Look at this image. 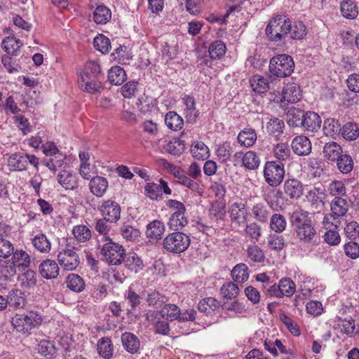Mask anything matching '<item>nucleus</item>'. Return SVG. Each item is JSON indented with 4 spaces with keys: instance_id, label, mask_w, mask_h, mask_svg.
I'll return each mask as SVG.
<instances>
[{
    "instance_id": "a19ab883",
    "label": "nucleus",
    "mask_w": 359,
    "mask_h": 359,
    "mask_svg": "<svg viewBox=\"0 0 359 359\" xmlns=\"http://www.w3.org/2000/svg\"><path fill=\"white\" fill-rule=\"evenodd\" d=\"M161 316L170 321L177 320L180 314V309L175 304H166L160 311Z\"/></svg>"
},
{
    "instance_id": "b1692460",
    "label": "nucleus",
    "mask_w": 359,
    "mask_h": 359,
    "mask_svg": "<svg viewBox=\"0 0 359 359\" xmlns=\"http://www.w3.org/2000/svg\"><path fill=\"white\" fill-rule=\"evenodd\" d=\"M97 351L102 358L104 359L111 358L114 351L111 339L107 337L100 338L97 343Z\"/></svg>"
},
{
    "instance_id": "7ed1b4c3",
    "label": "nucleus",
    "mask_w": 359,
    "mask_h": 359,
    "mask_svg": "<svg viewBox=\"0 0 359 359\" xmlns=\"http://www.w3.org/2000/svg\"><path fill=\"white\" fill-rule=\"evenodd\" d=\"M290 30V20L284 15H276L269 22L266 35L269 40L274 42L281 41Z\"/></svg>"
},
{
    "instance_id": "aec40b11",
    "label": "nucleus",
    "mask_w": 359,
    "mask_h": 359,
    "mask_svg": "<svg viewBox=\"0 0 359 359\" xmlns=\"http://www.w3.org/2000/svg\"><path fill=\"white\" fill-rule=\"evenodd\" d=\"M182 102L185 106L184 114L187 120L194 123L198 117L199 111L196 107L195 98L191 95H186L182 97Z\"/></svg>"
},
{
    "instance_id": "4d7b16f0",
    "label": "nucleus",
    "mask_w": 359,
    "mask_h": 359,
    "mask_svg": "<svg viewBox=\"0 0 359 359\" xmlns=\"http://www.w3.org/2000/svg\"><path fill=\"white\" fill-rule=\"evenodd\" d=\"M219 306V302L212 297H208L199 302L198 309L201 312L209 313Z\"/></svg>"
},
{
    "instance_id": "13d9d810",
    "label": "nucleus",
    "mask_w": 359,
    "mask_h": 359,
    "mask_svg": "<svg viewBox=\"0 0 359 359\" xmlns=\"http://www.w3.org/2000/svg\"><path fill=\"white\" fill-rule=\"evenodd\" d=\"M337 168L341 172L348 174L352 171L353 162L352 158L349 155L346 154H342L337 159Z\"/></svg>"
},
{
    "instance_id": "e433bc0d",
    "label": "nucleus",
    "mask_w": 359,
    "mask_h": 359,
    "mask_svg": "<svg viewBox=\"0 0 359 359\" xmlns=\"http://www.w3.org/2000/svg\"><path fill=\"white\" fill-rule=\"evenodd\" d=\"M22 46V43L20 39H16L15 36H7L6 37L1 43L2 48L8 54L13 55H17L18 52L20 47Z\"/></svg>"
},
{
    "instance_id": "0eeeda50",
    "label": "nucleus",
    "mask_w": 359,
    "mask_h": 359,
    "mask_svg": "<svg viewBox=\"0 0 359 359\" xmlns=\"http://www.w3.org/2000/svg\"><path fill=\"white\" fill-rule=\"evenodd\" d=\"M102 255L111 265H119L123 260L125 250L122 245L116 243L109 236L102 238Z\"/></svg>"
},
{
    "instance_id": "8fccbe9b",
    "label": "nucleus",
    "mask_w": 359,
    "mask_h": 359,
    "mask_svg": "<svg viewBox=\"0 0 359 359\" xmlns=\"http://www.w3.org/2000/svg\"><path fill=\"white\" fill-rule=\"evenodd\" d=\"M341 135L346 140H355L359 136V127L355 123H346L341 127Z\"/></svg>"
},
{
    "instance_id": "cd10ccee",
    "label": "nucleus",
    "mask_w": 359,
    "mask_h": 359,
    "mask_svg": "<svg viewBox=\"0 0 359 359\" xmlns=\"http://www.w3.org/2000/svg\"><path fill=\"white\" fill-rule=\"evenodd\" d=\"M57 182L66 190H74L78 187L77 177L67 170L58 174Z\"/></svg>"
},
{
    "instance_id": "de8ad7c7",
    "label": "nucleus",
    "mask_w": 359,
    "mask_h": 359,
    "mask_svg": "<svg viewBox=\"0 0 359 359\" xmlns=\"http://www.w3.org/2000/svg\"><path fill=\"white\" fill-rule=\"evenodd\" d=\"M304 113L299 109L292 107L286 114L287 121L290 126L298 127L302 123Z\"/></svg>"
},
{
    "instance_id": "c756f323",
    "label": "nucleus",
    "mask_w": 359,
    "mask_h": 359,
    "mask_svg": "<svg viewBox=\"0 0 359 359\" xmlns=\"http://www.w3.org/2000/svg\"><path fill=\"white\" fill-rule=\"evenodd\" d=\"M257 139V133L252 128H244L238 135L237 140L241 146L250 147L252 146Z\"/></svg>"
},
{
    "instance_id": "2f4dec72",
    "label": "nucleus",
    "mask_w": 359,
    "mask_h": 359,
    "mask_svg": "<svg viewBox=\"0 0 359 359\" xmlns=\"http://www.w3.org/2000/svg\"><path fill=\"white\" fill-rule=\"evenodd\" d=\"M32 243L34 248L41 253H48L51 250V243L46 234L40 233L32 239Z\"/></svg>"
},
{
    "instance_id": "c03bdc74",
    "label": "nucleus",
    "mask_w": 359,
    "mask_h": 359,
    "mask_svg": "<svg viewBox=\"0 0 359 359\" xmlns=\"http://www.w3.org/2000/svg\"><path fill=\"white\" fill-rule=\"evenodd\" d=\"M111 18V12L105 6H98L93 12V19L97 24H106Z\"/></svg>"
},
{
    "instance_id": "f257e3e1",
    "label": "nucleus",
    "mask_w": 359,
    "mask_h": 359,
    "mask_svg": "<svg viewBox=\"0 0 359 359\" xmlns=\"http://www.w3.org/2000/svg\"><path fill=\"white\" fill-rule=\"evenodd\" d=\"M309 215L307 211L297 209L293 211L290 217V222L297 238L305 244L311 243L316 235V230Z\"/></svg>"
},
{
    "instance_id": "9b49d317",
    "label": "nucleus",
    "mask_w": 359,
    "mask_h": 359,
    "mask_svg": "<svg viewBox=\"0 0 359 359\" xmlns=\"http://www.w3.org/2000/svg\"><path fill=\"white\" fill-rule=\"evenodd\" d=\"M57 261L60 265L66 271H74L79 266V255L72 249L66 248L57 255Z\"/></svg>"
},
{
    "instance_id": "bf43d9fd",
    "label": "nucleus",
    "mask_w": 359,
    "mask_h": 359,
    "mask_svg": "<svg viewBox=\"0 0 359 359\" xmlns=\"http://www.w3.org/2000/svg\"><path fill=\"white\" fill-rule=\"evenodd\" d=\"M246 252L248 257L255 263H261L265 259V255L263 250L258 245H249Z\"/></svg>"
},
{
    "instance_id": "338daca9",
    "label": "nucleus",
    "mask_w": 359,
    "mask_h": 359,
    "mask_svg": "<svg viewBox=\"0 0 359 359\" xmlns=\"http://www.w3.org/2000/svg\"><path fill=\"white\" fill-rule=\"evenodd\" d=\"M93 44L94 47L103 54L108 53L111 48L109 39L102 34L95 37Z\"/></svg>"
},
{
    "instance_id": "c9c22d12",
    "label": "nucleus",
    "mask_w": 359,
    "mask_h": 359,
    "mask_svg": "<svg viewBox=\"0 0 359 359\" xmlns=\"http://www.w3.org/2000/svg\"><path fill=\"white\" fill-rule=\"evenodd\" d=\"M8 166L13 171L25 170L27 169V159L20 154H13L8 159Z\"/></svg>"
},
{
    "instance_id": "2eb2a0df",
    "label": "nucleus",
    "mask_w": 359,
    "mask_h": 359,
    "mask_svg": "<svg viewBox=\"0 0 359 359\" xmlns=\"http://www.w3.org/2000/svg\"><path fill=\"white\" fill-rule=\"evenodd\" d=\"M293 152L298 156H308L311 151V143L304 135L295 137L291 143Z\"/></svg>"
},
{
    "instance_id": "58836bf2",
    "label": "nucleus",
    "mask_w": 359,
    "mask_h": 359,
    "mask_svg": "<svg viewBox=\"0 0 359 359\" xmlns=\"http://www.w3.org/2000/svg\"><path fill=\"white\" fill-rule=\"evenodd\" d=\"M250 86L257 93H264L269 90L268 79L260 75H254L250 79Z\"/></svg>"
},
{
    "instance_id": "69168bd1",
    "label": "nucleus",
    "mask_w": 359,
    "mask_h": 359,
    "mask_svg": "<svg viewBox=\"0 0 359 359\" xmlns=\"http://www.w3.org/2000/svg\"><path fill=\"white\" fill-rule=\"evenodd\" d=\"M339 326L342 333L349 336H353L359 332L358 330H355V320L352 318L340 319Z\"/></svg>"
},
{
    "instance_id": "423d86ee",
    "label": "nucleus",
    "mask_w": 359,
    "mask_h": 359,
    "mask_svg": "<svg viewBox=\"0 0 359 359\" xmlns=\"http://www.w3.org/2000/svg\"><path fill=\"white\" fill-rule=\"evenodd\" d=\"M294 62L291 56L281 54L270 60L269 69L271 74L277 77L289 76L294 71Z\"/></svg>"
},
{
    "instance_id": "72a5a7b5",
    "label": "nucleus",
    "mask_w": 359,
    "mask_h": 359,
    "mask_svg": "<svg viewBox=\"0 0 359 359\" xmlns=\"http://www.w3.org/2000/svg\"><path fill=\"white\" fill-rule=\"evenodd\" d=\"M323 153L326 159L334 161L342 155V149L337 142H330L324 145Z\"/></svg>"
},
{
    "instance_id": "a211bd4d",
    "label": "nucleus",
    "mask_w": 359,
    "mask_h": 359,
    "mask_svg": "<svg viewBox=\"0 0 359 359\" xmlns=\"http://www.w3.org/2000/svg\"><path fill=\"white\" fill-rule=\"evenodd\" d=\"M165 231V226L163 222L155 219L147 225L146 236L151 242H155L161 239Z\"/></svg>"
},
{
    "instance_id": "473e14b6",
    "label": "nucleus",
    "mask_w": 359,
    "mask_h": 359,
    "mask_svg": "<svg viewBox=\"0 0 359 359\" xmlns=\"http://www.w3.org/2000/svg\"><path fill=\"white\" fill-rule=\"evenodd\" d=\"M165 123L169 129L178 131L182 128L184 120L177 112L170 111L165 116Z\"/></svg>"
},
{
    "instance_id": "f704fd0d",
    "label": "nucleus",
    "mask_w": 359,
    "mask_h": 359,
    "mask_svg": "<svg viewBox=\"0 0 359 359\" xmlns=\"http://www.w3.org/2000/svg\"><path fill=\"white\" fill-rule=\"evenodd\" d=\"M67 287L74 292H81L86 287L83 278L76 273H70L66 278Z\"/></svg>"
},
{
    "instance_id": "3c124183",
    "label": "nucleus",
    "mask_w": 359,
    "mask_h": 359,
    "mask_svg": "<svg viewBox=\"0 0 359 359\" xmlns=\"http://www.w3.org/2000/svg\"><path fill=\"white\" fill-rule=\"evenodd\" d=\"M231 276L237 283H244L249 278L248 267L245 264H239L233 267Z\"/></svg>"
},
{
    "instance_id": "f3484780",
    "label": "nucleus",
    "mask_w": 359,
    "mask_h": 359,
    "mask_svg": "<svg viewBox=\"0 0 359 359\" xmlns=\"http://www.w3.org/2000/svg\"><path fill=\"white\" fill-rule=\"evenodd\" d=\"M39 271L43 278L50 280L57 277L60 269L55 261L47 259L39 264Z\"/></svg>"
},
{
    "instance_id": "864d4df0",
    "label": "nucleus",
    "mask_w": 359,
    "mask_h": 359,
    "mask_svg": "<svg viewBox=\"0 0 359 359\" xmlns=\"http://www.w3.org/2000/svg\"><path fill=\"white\" fill-rule=\"evenodd\" d=\"M119 232L124 239L129 241H134L140 236V230L128 224H123L120 227Z\"/></svg>"
},
{
    "instance_id": "4c0bfd02",
    "label": "nucleus",
    "mask_w": 359,
    "mask_h": 359,
    "mask_svg": "<svg viewBox=\"0 0 359 359\" xmlns=\"http://www.w3.org/2000/svg\"><path fill=\"white\" fill-rule=\"evenodd\" d=\"M266 128L270 135L278 137L283 133L285 123L283 120L273 117L269 120Z\"/></svg>"
},
{
    "instance_id": "5fc2aeb1",
    "label": "nucleus",
    "mask_w": 359,
    "mask_h": 359,
    "mask_svg": "<svg viewBox=\"0 0 359 359\" xmlns=\"http://www.w3.org/2000/svg\"><path fill=\"white\" fill-rule=\"evenodd\" d=\"M38 352L41 355L49 359L53 358L57 353L56 348L53 344L47 340L40 341L38 346Z\"/></svg>"
},
{
    "instance_id": "1a4fd4ad",
    "label": "nucleus",
    "mask_w": 359,
    "mask_h": 359,
    "mask_svg": "<svg viewBox=\"0 0 359 359\" xmlns=\"http://www.w3.org/2000/svg\"><path fill=\"white\" fill-rule=\"evenodd\" d=\"M102 216L111 223H116L121 217V207L115 201H103L98 208Z\"/></svg>"
},
{
    "instance_id": "4468645a",
    "label": "nucleus",
    "mask_w": 359,
    "mask_h": 359,
    "mask_svg": "<svg viewBox=\"0 0 359 359\" xmlns=\"http://www.w3.org/2000/svg\"><path fill=\"white\" fill-rule=\"evenodd\" d=\"M226 51V45L223 41L220 40L213 41L208 47L210 59H204L203 63L208 67H212V60L222 59L225 55Z\"/></svg>"
},
{
    "instance_id": "774afa93",
    "label": "nucleus",
    "mask_w": 359,
    "mask_h": 359,
    "mask_svg": "<svg viewBox=\"0 0 359 359\" xmlns=\"http://www.w3.org/2000/svg\"><path fill=\"white\" fill-rule=\"evenodd\" d=\"M221 293L224 298L231 299L237 297L239 293V288L235 283L228 282L222 285Z\"/></svg>"
},
{
    "instance_id": "49530a36",
    "label": "nucleus",
    "mask_w": 359,
    "mask_h": 359,
    "mask_svg": "<svg viewBox=\"0 0 359 359\" xmlns=\"http://www.w3.org/2000/svg\"><path fill=\"white\" fill-rule=\"evenodd\" d=\"M260 164L259 156L254 151H248L243 156V165L248 170H255Z\"/></svg>"
},
{
    "instance_id": "c85d7f7f",
    "label": "nucleus",
    "mask_w": 359,
    "mask_h": 359,
    "mask_svg": "<svg viewBox=\"0 0 359 359\" xmlns=\"http://www.w3.org/2000/svg\"><path fill=\"white\" fill-rule=\"evenodd\" d=\"M272 153L277 159V162L282 163L290 161L291 157V151L287 143L280 142L273 145Z\"/></svg>"
},
{
    "instance_id": "6e6552de",
    "label": "nucleus",
    "mask_w": 359,
    "mask_h": 359,
    "mask_svg": "<svg viewBox=\"0 0 359 359\" xmlns=\"http://www.w3.org/2000/svg\"><path fill=\"white\" fill-rule=\"evenodd\" d=\"M285 168L282 163L270 161L264 166V178L271 187H276L281 184L285 176Z\"/></svg>"
},
{
    "instance_id": "4be33fe9",
    "label": "nucleus",
    "mask_w": 359,
    "mask_h": 359,
    "mask_svg": "<svg viewBox=\"0 0 359 359\" xmlns=\"http://www.w3.org/2000/svg\"><path fill=\"white\" fill-rule=\"evenodd\" d=\"M13 266L19 271H24L30 265L31 259L28 253L22 250H16L13 252L11 259Z\"/></svg>"
},
{
    "instance_id": "bb28decb",
    "label": "nucleus",
    "mask_w": 359,
    "mask_h": 359,
    "mask_svg": "<svg viewBox=\"0 0 359 359\" xmlns=\"http://www.w3.org/2000/svg\"><path fill=\"white\" fill-rule=\"evenodd\" d=\"M323 130L326 136L336 139L341 133V123L337 119L327 118L324 121Z\"/></svg>"
},
{
    "instance_id": "20e7f679",
    "label": "nucleus",
    "mask_w": 359,
    "mask_h": 359,
    "mask_svg": "<svg viewBox=\"0 0 359 359\" xmlns=\"http://www.w3.org/2000/svg\"><path fill=\"white\" fill-rule=\"evenodd\" d=\"M190 243L191 239L187 234L176 231L168 233L163 238L162 245L167 252L180 254L187 250Z\"/></svg>"
},
{
    "instance_id": "0e129e2a",
    "label": "nucleus",
    "mask_w": 359,
    "mask_h": 359,
    "mask_svg": "<svg viewBox=\"0 0 359 359\" xmlns=\"http://www.w3.org/2000/svg\"><path fill=\"white\" fill-rule=\"evenodd\" d=\"M252 214L255 219L260 222H266L269 216V211L262 203H257L252 209Z\"/></svg>"
},
{
    "instance_id": "37998d69",
    "label": "nucleus",
    "mask_w": 359,
    "mask_h": 359,
    "mask_svg": "<svg viewBox=\"0 0 359 359\" xmlns=\"http://www.w3.org/2000/svg\"><path fill=\"white\" fill-rule=\"evenodd\" d=\"M191 153L198 160H205L209 157L208 147L201 141L195 142L191 147Z\"/></svg>"
},
{
    "instance_id": "6ab92c4d",
    "label": "nucleus",
    "mask_w": 359,
    "mask_h": 359,
    "mask_svg": "<svg viewBox=\"0 0 359 359\" xmlns=\"http://www.w3.org/2000/svg\"><path fill=\"white\" fill-rule=\"evenodd\" d=\"M284 193L291 199H297L303 194L302 182L294 178L285 180L283 186Z\"/></svg>"
},
{
    "instance_id": "ddd939ff",
    "label": "nucleus",
    "mask_w": 359,
    "mask_h": 359,
    "mask_svg": "<svg viewBox=\"0 0 359 359\" xmlns=\"http://www.w3.org/2000/svg\"><path fill=\"white\" fill-rule=\"evenodd\" d=\"M121 341L123 348L128 353L137 354L140 352L141 343L135 334L125 332L121 334Z\"/></svg>"
},
{
    "instance_id": "393cba45",
    "label": "nucleus",
    "mask_w": 359,
    "mask_h": 359,
    "mask_svg": "<svg viewBox=\"0 0 359 359\" xmlns=\"http://www.w3.org/2000/svg\"><path fill=\"white\" fill-rule=\"evenodd\" d=\"M7 302L13 309H22L26 304L25 294L20 290H12L7 296Z\"/></svg>"
},
{
    "instance_id": "e2e57ef3",
    "label": "nucleus",
    "mask_w": 359,
    "mask_h": 359,
    "mask_svg": "<svg viewBox=\"0 0 359 359\" xmlns=\"http://www.w3.org/2000/svg\"><path fill=\"white\" fill-rule=\"evenodd\" d=\"M288 34L294 39H301L306 34V28L302 22H295L293 25L290 21V30Z\"/></svg>"
},
{
    "instance_id": "5701e85b",
    "label": "nucleus",
    "mask_w": 359,
    "mask_h": 359,
    "mask_svg": "<svg viewBox=\"0 0 359 359\" xmlns=\"http://www.w3.org/2000/svg\"><path fill=\"white\" fill-rule=\"evenodd\" d=\"M123 261L125 267L133 273H137L144 268L141 258L135 252L125 254Z\"/></svg>"
},
{
    "instance_id": "79ce46f5",
    "label": "nucleus",
    "mask_w": 359,
    "mask_h": 359,
    "mask_svg": "<svg viewBox=\"0 0 359 359\" xmlns=\"http://www.w3.org/2000/svg\"><path fill=\"white\" fill-rule=\"evenodd\" d=\"M108 79L111 84L121 85L126 79V74L123 68L115 66L108 72Z\"/></svg>"
},
{
    "instance_id": "39448f33",
    "label": "nucleus",
    "mask_w": 359,
    "mask_h": 359,
    "mask_svg": "<svg viewBox=\"0 0 359 359\" xmlns=\"http://www.w3.org/2000/svg\"><path fill=\"white\" fill-rule=\"evenodd\" d=\"M41 317L34 311L16 313L11 319V324L16 331L27 334L41 323Z\"/></svg>"
},
{
    "instance_id": "f8f14e48",
    "label": "nucleus",
    "mask_w": 359,
    "mask_h": 359,
    "mask_svg": "<svg viewBox=\"0 0 359 359\" xmlns=\"http://www.w3.org/2000/svg\"><path fill=\"white\" fill-rule=\"evenodd\" d=\"M229 213L233 224L241 226L247 222L248 212L245 204L241 201L233 202L229 208Z\"/></svg>"
},
{
    "instance_id": "6e6d98bb",
    "label": "nucleus",
    "mask_w": 359,
    "mask_h": 359,
    "mask_svg": "<svg viewBox=\"0 0 359 359\" xmlns=\"http://www.w3.org/2000/svg\"><path fill=\"white\" fill-rule=\"evenodd\" d=\"M281 195L282 193L280 191L269 189L264 192L263 198L272 209H277L279 207L278 200Z\"/></svg>"
},
{
    "instance_id": "09e8293b",
    "label": "nucleus",
    "mask_w": 359,
    "mask_h": 359,
    "mask_svg": "<svg viewBox=\"0 0 359 359\" xmlns=\"http://www.w3.org/2000/svg\"><path fill=\"white\" fill-rule=\"evenodd\" d=\"M327 191L330 196L334 198L346 196V188L344 183L340 180H334L327 187Z\"/></svg>"
},
{
    "instance_id": "052dcab7",
    "label": "nucleus",
    "mask_w": 359,
    "mask_h": 359,
    "mask_svg": "<svg viewBox=\"0 0 359 359\" xmlns=\"http://www.w3.org/2000/svg\"><path fill=\"white\" fill-rule=\"evenodd\" d=\"M278 285L283 297H291L296 291L295 283L289 278H282L279 280Z\"/></svg>"
},
{
    "instance_id": "ea45409f",
    "label": "nucleus",
    "mask_w": 359,
    "mask_h": 359,
    "mask_svg": "<svg viewBox=\"0 0 359 359\" xmlns=\"http://www.w3.org/2000/svg\"><path fill=\"white\" fill-rule=\"evenodd\" d=\"M72 232L74 238L80 243L87 242L90 239L92 236L91 230L89 227L83 224L74 226Z\"/></svg>"
},
{
    "instance_id": "603ef678",
    "label": "nucleus",
    "mask_w": 359,
    "mask_h": 359,
    "mask_svg": "<svg viewBox=\"0 0 359 359\" xmlns=\"http://www.w3.org/2000/svg\"><path fill=\"white\" fill-rule=\"evenodd\" d=\"M187 224L188 220L184 214L176 212L172 213L168 222L169 228L172 230H180L184 227Z\"/></svg>"
},
{
    "instance_id": "9d476101",
    "label": "nucleus",
    "mask_w": 359,
    "mask_h": 359,
    "mask_svg": "<svg viewBox=\"0 0 359 359\" xmlns=\"http://www.w3.org/2000/svg\"><path fill=\"white\" fill-rule=\"evenodd\" d=\"M90 74H86V72L84 71L81 72L78 83L80 89L82 90L95 94L100 90L102 84L98 79V76L95 75L92 76Z\"/></svg>"
},
{
    "instance_id": "a18cd8bd",
    "label": "nucleus",
    "mask_w": 359,
    "mask_h": 359,
    "mask_svg": "<svg viewBox=\"0 0 359 359\" xmlns=\"http://www.w3.org/2000/svg\"><path fill=\"white\" fill-rule=\"evenodd\" d=\"M145 300L149 306L160 307L166 301L165 297L158 291L149 290L145 292Z\"/></svg>"
},
{
    "instance_id": "7c9ffc66",
    "label": "nucleus",
    "mask_w": 359,
    "mask_h": 359,
    "mask_svg": "<svg viewBox=\"0 0 359 359\" xmlns=\"http://www.w3.org/2000/svg\"><path fill=\"white\" fill-rule=\"evenodd\" d=\"M340 11L342 16L346 19H355L358 15V7L351 0H344L340 4Z\"/></svg>"
},
{
    "instance_id": "dca6fc26",
    "label": "nucleus",
    "mask_w": 359,
    "mask_h": 359,
    "mask_svg": "<svg viewBox=\"0 0 359 359\" xmlns=\"http://www.w3.org/2000/svg\"><path fill=\"white\" fill-rule=\"evenodd\" d=\"M302 98V90L299 86L295 83H287L283 88L282 101L288 103H295Z\"/></svg>"
},
{
    "instance_id": "f03ea898",
    "label": "nucleus",
    "mask_w": 359,
    "mask_h": 359,
    "mask_svg": "<svg viewBox=\"0 0 359 359\" xmlns=\"http://www.w3.org/2000/svg\"><path fill=\"white\" fill-rule=\"evenodd\" d=\"M349 204L345 198L337 197L330 203L331 212L325 215L323 224L325 229H337L341 224L340 217L345 216L348 210Z\"/></svg>"
},
{
    "instance_id": "680f3d73",
    "label": "nucleus",
    "mask_w": 359,
    "mask_h": 359,
    "mask_svg": "<svg viewBox=\"0 0 359 359\" xmlns=\"http://www.w3.org/2000/svg\"><path fill=\"white\" fill-rule=\"evenodd\" d=\"M287 226V221L284 216L280 214H274L271 217V229L276 233L283 232Z\"/></svg>"
},
{
    "instance_id": "a878e982",
    "label": "nucleus",
    "mask_w": 359,
    "mask_h": 359,
    "mask_svg": "<svg viewBox=\"0 0 359 359\" xmlns=\"http://www.w3.org/2000/svg\"><path fill=\"white\" fill-rule=\"evenodd\" d=\"M89 187L93 195L101 197L107 189L108 181L103 177L96 176L90 181Z\"/></svg>"
},
{
    "instance_id": "412c9836",
    "label": "nucleus",
    "mask_w": 359,
    "mask_h": 359,
    "mask_svg": "<svg viewBox=\"0 0 359 359\" xmlns=\"http://www.w3.org/2000/svg\"><path fill=\"white\" fill-rule=\"evenodd\" d=\"M302 123L300 126L310 132H316L321 126V118L313 111H308L304 114Z\"/></svg>"
}]
</instances>
